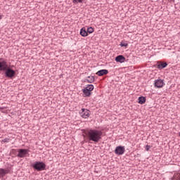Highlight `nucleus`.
<instances>
[{
    "instance_id": "obj_1",
    "label": "nucleus",
    "mask_w": 180,
    "mask_h": 180,
    "mask_svg": "<svg viewBox=\"0 0 180 180\" xmlns=\"http://www.w3.org/2000/svg\"><path fill=\"white\" fill-rule=\"evenodd\" d=\"M85 137L89 141H94V143H99L102 139L103 132L98 129H87L84 131Z\"/></svg>"
},
{
    "instance_id": "obj_12",
    "label": "nucleus",
    "mask_w": 180,
    "mask_h": 180,
    "mask_svg": "<svg viewBox=\"0 0 180 180\" xmlns=\"http://www.w3.org/2000/svg\"><path fill=\"white\" fill-rule=\"evenodd\" d=\"M124 56H118L115 58V61H117V63H124Z\"/></svg>"
},
{
    "instance_id": "obj_10",
    "label": "nucleus",
    "mask_w": 180,
    "mask_h": 180,
    "mask_svg": "<svg viewBox=\"0 0 180 180\" xmlns=\"http://www.w3.org/2000/svg\"><path fill=\"white\" fill-rule=\"evenodd\" d=\"M26 154H27V150H26V149H20L19 150L18 157H20V158H23V157H25V155H26Z\"/></svg>"
},
{
    "instance_id": "obj_20",
    "label": "nucleus",
    "mask_w": 180,
    "mask_h": 180,
    "mask_svg": "<svg viewBox=\"0 0 180 180\" xmlns=\"http://www.w3.org/2000/svg\"><path fill=\"white\" fill-rule=\"evenodd\" d=\"M2 19V16L0 15V20Z\"/></svg>"
},
{
    "instance_id": "obj_3",
    "label": "nucleus",
    "mask_w": 180,
    "mask_h": 180,
    "mask_svg": "<svg viewBox=\"0 0 180 180\" xmlns=\"http://www.w3.org/2000/svg\"><path fill=\"white\" fill-rule=\"evenodd\" d=\"M94 85L88 84L87 86L83 89V94L86 96H91V92L94 91Z\"/></svg>"
},
{
    "instance_id": "obj_9",
    "label": "nucleus",
    "mask_w": 180,
    "mask_h": 180,
    "mask_svg": "<svg viewBox=\"0 0 180 180\" xmlns=\"http://www.w3.org/2000/svg\"><path fill=\"white\" fill-rule=\"evenodd\" d=\"M9 172H11V170L8 169H0V178H4Z\"/></svg>"
},
{
    "instance_id": "obj_11",
    "label": "nucleus",
    "mask_w": 180,
    "mask_h": 180,
    "mask_svg": "<svg viewBox=\"0 0 180 180\" xmlns=\"http://www.w3.org/2000/svg\"><path fill=\"white\" fill-rule=\"evenodd\" d=\"M109 72L108 70H101L96 72V75H98V77H102L103 75H106Z\"/></svg>"
},
{
    "instance_id": "obj_19",
    "label": "nucleus",
    "mask_w": 180,
    "mask_h": 180,
    "mask_svg": "<svg viewBox=\"0 0 180 180\" xmlns=\"http://www.w3.org/2000/svg\"><path fill=\"white\" fill-rule=\"evenodd\" d=\"M146 151H148L150 150V146L147 145L146 146Z\"/></svg>"
},
{
    "instance_id": "obj_17",
    "label": "nucleus",
    "mask_w": 180,
    "mask_h": 180,
    "mask_svg": "<svg viewBox=\"0 0 180 180\" xmlns=\"http://www.w3.org/2000/svg\"><path fill=\"white\" fill-rule=\"evenodd\" d=\"M86 31H87V34L88 33H89V34L94 33V29L92 28V27H88Z\"/></svg>"
},
{
    "instance_id": "obj_2",
    "label": "nucleus",
    "mask_w": 180,
    "mask_h": 180,
    "mask_svg": "<svg viewBox=\"0 0 180 180\" xmlns=\"http://www.w3.org/2000/svg\"><path fill=\"white\" fill-rule=\"evenodd\" d=\"M33 168L37 169V171H44V169L46 168V164H44L43 162H37L33 165Z\"/></svg>"
},
{
    "instance_id": "obj_14",
    "label": "nucleus",
    "mask_w": 180,
    "mask_h": 180,
    "mask_svg": "<svg viewBox=\"0 0 180 180\" xmlns=\"http://www.w3.org/2000/svg\"><path fill=\"white\" fill-rule=\"evenodd\" d=\"M167 65H168L167 63H160L158 65V68H159L160 70H162V68H165Z\"/></svg>"
},
{
    "instance_id": "obj_4",
    "label": "nucleus",
    "mask_w": 180,
    "mask_h": 180,
    "mask_svg": "<svg viewBox=\"0 0 180 180\" xmlns=\"http://www.w3.org/2000/svg\"><path fill=\"white\" fill-rule=\"evenodd\" d=\"M124 151H126L124 146H120L115 148L114 153L117 155H123V154H124Z\"/></svg>"
},
{
    "instance_id": "obj_6",
    "label": "nucleus",
    "mask_w": 180,
    "mask_h": 180,
    "mask_svg": "<svg viewBox=\"0 0 180 180\" xmlns=\"http://www.w3.org/2000/svg\"><path fill=\"white\" fill-rule=\"evenodd\" d=\"M90 111L86 109H82V111L80 112V116L83 117L84 119H88L89 117Z\"/></svg>"
},
{
    "instance_id": "obj_8",
    "label": "nucleus",
    "mask_w": 180,
    "mask_h": 180,
    "mask_svg": "<svg viewBox=\"0 0 180 180\" xmlns=\"http://www.w3.org/2000/svg\"><path fill=\"white\" fill-rule=\"evenodd\" d=\"M6 75L8 78H12V77L15 76V71L12 69H9V68L6 69Z\"/></svg>"
},
{
    "instance_id": "obj_5",
    "label": "nucleus",
    "mask_w": 180,
    "mask_h": 180,
    "mask_svg": "<svg viewBox=\"0 0 180 180\" xmlns=\"http://www.w3.org/2000/svg\"><path fill=\"white\" fill-rule=\"evenodd\" d=\"M6 68H8L6 60H5V59L0 58V71H6Z\"/></svg>"
},
{
    "instance_id": "obj_16",
    "label": "nucleus",
    "mask_w": 180,
    "mask_h": 180,
    "mask_svg": "<svg viewBox=\"0 0 180 180\" xmlns=\"http://www.w3.org/2000/svg\"><path fill=\"white\" fill-rule=\"evenodd\" d=\"M138 101H139V103H140L141 105L146 103V98L145 97L141 96L139 98Z\"/></svg>"
},
{
    "instance_id": "obj_13",
    "label": "nucleus",
    "mask_w": 180,
    "mask_h": 180,
    "mask_svg": "<svg viewBox=\"0 0 180 180\" xmlns=\"http://www.w3.org/2000/svg\"><path fill=\"white\" fill-rule=\"evenodd\" d=\"M80 34L82 36V37H86L88 36V32L85 27H82L80 30Z\"/></svg>"
},
{
    "instance_id": "obj_22",
    "label": "nucleus",
    "mask_w": 180,
    "mask_h": 180,
    "mask_svg": "<svg viewBox=\"0 0 180 180\" xmlns=\"http://www.w3.org/2000/svg\"><path fill=\"white\" fill-rule=\"evenodd\" d=\"M179 137H180V132L179 133Z\"/></svg>"
},
{
    "instance_id": "obj_7",
    "label": "nucleus",
    "mask_w": 180,
    "mask_h": 180,
    "mask_svg": "<svg viewBox=\"0 0 180 180\" xmlns=\"http://www.w3.org/2000/svg\"><path fill=\"white\" fill-rule=\"evenodd\" d=\"M154 86L155 88H162L164 86V80L161 79L155 80Z\"/></svg>"
},
{
    "instance_id": "obj_15",
    "label": "nucleus",
    "mask_w": 180,
    "mask_h": 180,
    "mask_svg": "<svg viewBox=\"0 0 180 180\" xmlns=\"http://www.w3.org/2000/svg\"><path fill=\"white\" fill-rule=\"evenodd\" d=\"M95 82V77L94 76H89L87 77V82H89V84H92V82Z\"/></svg>"
},
{
    "instance_id": "obj_21",
    "label": "nucleus",
    "mask_w": 180,
    "mask_h": 180,
    "mask_svg": "<svg viewBox=\"0 0 180 180\" xmlns=\"http://www.w3.org/2000/svg\"><path fill=\"white\" fill-rule=\"evenodd\" d=\"M179 179L180 180V174H179Z\"/></svg>"
},
{
    "instance_id": "obj_18",
    "label": "nucleus",
    "mask_w": 180,
    "mask_h": 180,
    "mask_svg": "<svg viewBox=\"0 0 180 180\" xmlns=\"http://www.w3.org/2000/svg\"><path fill=\"white\" fill-rule=\"evenodd\" d=\"M121 47H127L128 44L127 42L122 41L120 44Z\"/></svg>"
}]
</instances>
